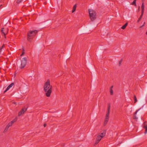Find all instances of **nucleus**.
I'll list each match as a JSON object with an SVG mask.
<instances>
[{
	"label": "nucleus",
	"mask_w": 147,
	"mask_h": 147,
	"mask_svg": "<svg viewBox=\"0 0 147 147\" xmlns=\"http://www.w3.org/2000/svg\"><path fill=\"white\" fill-rule=\"evenodd\" d=\"M2 48H0V53L1 51Z\"/></svg>",
	"instance_id": "c85d7f7f"
},
{
	"label": "nucleus",
	"mask_w": 147,
	"mask_h": 147,
	"mask_svg": "<svg viewBox=\"0 0 147 147\" xmlns=\"http://www.w3.org/2000/svg\"><path fill=\"white\" fill-rule=\"evenodd\" d=\"M141 9H142V11H141V13L140 15V16L139 18L138 19V20L137 21V22L138 23L141 20V18H142V16L143 15L144 13V3H142V6H141Z\"/></svg>",
	"instance_id": "423d86ee"
},
{
	"label": "nucleus",
	"mask_w": 147,
	"mask_h": 147,
	"mask_svg": "<svg viewBox=\"0 0 147 147\" xmlns=\"http://www.w3.org/2000/svg\"><path fill=\"white\" fill-rule=\"evenodd\" d=\"M121 61H122L121 60L120 61H119V65H120L121 64Z\"/></svg>",
	"instance_id": "bb28decb"
},
{
	"label": "nucleus",
	"mask_w": 147,
	"mask_h": 147,
	"mask_svg": "<svg viewBox=\"0 0 147 147\" xmlns=\"http://www.w3.org/2000/svg\"><path fill=\"white\" fill-rule=\"evenodd\" d=\"M110 94L111 95H112L113 94V91L112 90V89H111V88H110Z\"/></svg>",
	"instance_id": "6ab92c4d"
},
{
	"label": "nucleus",
	"mask_w": 147,
	"mask_h": 147,
	"mask_svg": "<svg viewBox=\"0 0 147 147\" xmlns=\"http://www.w3.org/2000/svg\"><path fill=\"white\" fill-rule=\"evenodd\" d=\"M113 86H111V87L110 88H111V89H112V88H113Z\"/></svg>",
	"instance_id": "c756f323"
},
{
	"label": "nucleus",
	"mask_w": 147,
	"mask_h": 147,
	"mask_svg": "<svg viewBox=\"0 0 147 147\" xmlns=\"http://www.w3.org/2000/svg\"><path fill=\"white\" fill-rule=\"evenodd\" d=\"M24 52H23L22 54L21 55V56H22L24 55Z\"/></svg>",
	"instance_id": "a878e982"
},
{
	"label": "nucleus",
	"mask_w": 147,
	"mask_h": 147,
	"mask_svg": "<svg viewBox=\"0 0 147 147\" xmlns=\"http://www.w3.org/2000/svg\"><path fill=\"white\" fill-rule=\"evenodd\" d=\"M143 125V127L145 129L144 133L146 134L147 133V123L146 122H144Z\"/></svg>",
	"instance_id": "6e6552de"
},
{
	"label": "nucleus",
	"mask_w": 147,
	"mask_h": 147,
	"mask_svg": "<svg viewBox=\"0 0 147 147\" xmlns=\"http://www.w3.org/2000/svg\"><path fill=\"white\" fill-rule=\"evenodd\" d=\"M140 6H139V7H138V11H139V10H140Z\"/></svg>",
	"instance_id": "2f4dec72"
},
{
	"label": "nucleus",
	"mask_w": 147,
	"mask_h": 147,
	"mask_svg": "<svg viewBox=\"0 0 147 147\" xmlns=\"http://www.w3.org/2000/svg\"><path fill=\"white\" fill-rule=\"evenodd\" d=\"M90 18L92 21H93L96 18V13L93 10L91 9H88Z\"/></svg>",
	"instance_id": "20e7f679"
},
{
	"label": "nucleus",
	"mask_w": 147,
	"mask_h": 147,
	"mask_svg": "<svg viewBox=\"0 0 147 147\" xmlns=\"http://www.w3.org/2000/svg\"><path fill=\"white\" fill-rule=\"evenodd\" d=\"M27 62V59L26 58L24 57L22 58L21 61V66L20 67L21 69L23 68L25 66Z\"/></svg>",
	"instance_id": "39448f33"
},
{
	"label": "nucleus",
	"mask_w": 147,
	"mask_h": 147,
	"mask_svg": "<svg viewBox=\"0 0 147 147\" xmlns=\"http://www.w3.org/2000/svg\"><path fill=\"white\" fill-rule=\"evenodd\" d=\"M138 110H137L136 112L134 114V117L133 118L134 119H135L136 120L138 118L136 117V114L137 112L138 111Z\"/></svg>",
	"instance_id": "f8f14e48"
},
{
	"label": "nucleus",
	"mask_w": 147,
	"mask_h": 147,
	"mask_svg": "<svg viewBox=\"0 0 147 147\" xmlns=\"http://www.w3.org/2000/svg\"><path fill=\"white\" fill-rule=\"evenodd\" d=\"M14 85V84L13 83H12L11 84H10L8 86L10 88H11Z\"/></svg>",
	"instance_id": "412c9836"
},
{
	"label": "nucleus",
	"mask_w": 147,
	"mask_h": 147,
	"mask_svg": "<svg viewBox=\"0 0 147 147\" xmlns=\"http://www.w3.org/2000/svg\"><path fill=\"white\" fill-rule=\"evenodd\" d=\"M23 0H17V3H20Z\"/></svg>",
	"instance_id": "b1692460"
},
{
	"label": "nucleus",
	"mask_w": 147,
	"mask_h": 147,
	"mask_svg": "<svg viewBox=\"0 0 147 147\" xmlns=\"http://www.w3.org/2000/svg\"><path fill=\"white\" fill-rule=\"evenodd\" d=\"M4 46V45H3L2 46V47H1V48H2V49L3 47Z\"/></svg>",
	"instance_id": "473e14b6"
},
{
	"label": "nucleus",
	"mask_w": 147,
	"mask_h": 147,
	"mask_svg": "<svg viewBox=\"0 0 147 147\" xmlns=\"http://www.w3.org/2000/svg\"><path fill=\"white\" fill-rule=\"evenodd\" d=\"M109 117H107L105 116V119L109 120Z\"/></svg>",
	"instance_id": "393cba45"
},
{
	"label": "nucleus",
	"mask_w": 147,
	"mask_h": 147,
	"mask_svg": "<svg viewBox=\"0 0 147 147\" xmlns=\"http://www.w3.org/2000/svg\"><path fill=\"white\" fill-rule=\"evenodd\" d=\"M46 124H44V127H45L46 126Z\"/></svg>",
	"instance_id": "cd10ccee"
},
{
	"label": "nucleus",
	"mask_w": 147,
	"mask_h": 147,
	"mask_svg": "<svg viewBox=\"0 0 147 147\" xmlns=\"http://www.w3.org/2000/svg\"><path fill=\"white\" fill-rule=\"evenodd\" d=\"M110 105H109L108 106L107 112H110Z\"/></svg>",
	"instance_id": "aec40b11"
},
{
	"label": "nucleus",
	"mask_w": 147,
	"mask_h": 147,
	"mask_svg": "<svg viewBox=\"0 0 147 147\" xmlns=\"http://www.w3.org/2000/svg\"><path fill=\"white\" fill-rule=\"evenodd\" d=\"M10 88H9L8 86L6 90L5 91H4V93L5 92H6L8 91Z\"/></svg>",
	"instance_id": "4be33fe9"
},
{
	"label": "nucleus",
	"mask_w": 147,
	"mask_h": 147,
	"mask_svg": "<svg viewBox=\"0 0 147 147\" xmlns=\"http://www.w3.org/2000/svg\"><path fill=\"white\" fill-rule=\"evenodd\" d=\"M76 4H75L74 6L73 7V10L72 11V13L76 11Z\"/></svg>",
	"instance_id": "9b49d317"
},
{
	"label": "nucleus",
	"mask_w": 147,
	"mask_h": 147,
	"mask_svg": "<svg viewBox=\"0 0 147 147\" xmlns=\"http://www.w3.org/2000/svg\"><path fill=\"white\" fill-rule=\"evenodd\" d=\"M128 24L127 22L124 25H123L121 28V29H124L127 26Z\"/></svg>",
	"instance_id": "9d476101"
},
{
	"label": "nucleus",
	"mask_w": 147,
	"mask_h": 147,
	"mask_svg": "<svg viewBox=\"0 0 147 147\" xmlns=\"http://www.w3.org/2000/svg\"><path fill=\"white\" fill-rule=\"evenodd\" d=\"M13 124L11 122H9L7 125L8 127H9L12 125Z\"/></svg>",
	"instance_id": "a211bd4d"
},
{
	"label": "nucleus",
	"mask_w": 147,
	"mask_h": 147,
	"mask_svg": "<svg viewBox=\"0 0 147 147\" xmlns=\"http://www.w3.org/2000/svg\"><path fill=\"white\" fill-rule=\"evenodd\" d=\"M106 132V131L104 130L102 133L100 134L97 136L96 138L95 144H98L101 140V139L105 136Z\"/></svg>",
	"instance_id": "7ed1b4c3"
},
{
	"label": "nucleus",
	"mask_w": 147,
	"mask_h": 147,
	"mask_svg": "<svg viewBox=\"0 0 147 147\" xmlns=\"http://www.w3.org/2000/svg\"><path fill=\"white\" fill-rule=\"evenodd\" d=\"M4 28H1V32L2 34H4V35H5L6 33L5 32V30H4Z\"/></svg>",
	"instance_id": "1a4fd4ad"
},
{
	"label": "nucleus",
	"mask_w": 147,
	"mask_h": 147,
	"mask_svg": "<svg viewBox=\"0 0 147 147\" xmlns=\"http://www.w3.org/2000/svg\"><path fill=\"white\" fill-rule=\"evenodd\" d=\"M37 33V31L36 30L28 31L27 35L28 40L29 42H31Z\"/></svg>",
	"instance_id": "f03ea898"
},
{
	"label": "nucleus",
	"mask_w": 147,
	"mask_h": 147,
	"mask_svg": "<svg viewBox=\"0 0 147 147\" xmlns=\"http://www.w3.org/2000/svg\"><path fill=\"white\" fill-rule=\"evenodd\" d=\"M142 26H141L140 27V28H142Z\"/></svg>",
	"instance_id": "f704fd0d"
},
{
	"label": "nucleus",
	"mask_w": 147,
	"mask_h": 147,
	"mask_svg": "<svg viewBox=\"0 0 147 147\" xmlns=\"http://www.w3.org/2000/svg\"><path fill=\"white\" fill-rule=\"evenodd\" d=\"M108 120H109L105 119L104 123V126L105 125L107 124Z\"/></svg>",
	"instance_id": "dca6fc26"
},
{
	"label": "nucleus",
	"mask_w": 147,
	"mask_h": 147,
	"mask_svg": "<svg viewBox=\"0 0 147 147\" xmlns=\"http://www.w3.org/2000/svg\"><path fill=\"white\" fill-rule=\"evenodd\" d=\"M9 128L7 126H6L3 131V132H6L8 131Z\"/></svg>",
	"instance_id": "4468645a"
},
{
	"label": "nucleus",
	"mask_w": 147,
	"mask_h": 147,
	"mask_svg": "<svg viewBox=\"0 0 147 147\" xmlns=\"http://www.w3.org/2000/svg\"><path fill=\"white\" fill-rule=\"evenodd\" d=\"M2 6V5H0V7H1V6Z\"/></svg>",
	"instance_id": "72a5a7b5"
},
{
	"label": "nucleus",
	"mask_w": 147,
	"mask_h": 147,
	"mask_svg": "<svg viewBox=\"0 0 147 147\" xmlns=\"http://www.w3.org/2000/svg\"><path fill=\"white\" fill-rule=\"evenodd\" d=\"M145 24V22H144V24L143 25H142V27L144 26V24Z\"/></svg>",
	"instance_id": "7c9ffc66"
},
{
	"label": "nucleus",
	"mask_w": 147,
	"mask_h": 147,
	"mask_svg": "<svg viewBox=\"0 0 147 147\" xmlns=\"http://www.w3.org/2000/svg\"><path fill=\"white\" fill-rule=\"evenodd\" d=\"M136 0H134L133 1V2L131 4V5H134L135 6H136Z\"/></svg>",
	"instance_id": "2eb2a0df"
},
{
	"label": "nucleus",
	"mask_w": 147,
	"mask_h": 147,
	"mask_svg": "<svg viewBox=\"0 0 147 147\" xmlns=\"http://www.w3.org/2000/svg\"><path fill=\"white\" fill-rule=\"evenodd\" d=\"M17 119V117H16L14 119H13V120H12L10 122L13 124V123L16 121Z\"/></svg>",
	"instance_id": "ddd939ff"
},
{
	"label": "nucleus",
	"mask_w": 147,
	"mask_h": 147,
	"mask_svg": "<svg viewBox=\"0 0 147 147\" xmlns=\"http://www.w3.org/2000/svg\"><path fill=\"white\" fill-rule=\"evenodd\" d=\"M52 86L50 85V81L48 80L45 83L44 86V90L46 92V95L47 97H49L52 92Z\"/></svg>",
	"instance_id": "f257e3e1"
},
{
	"label": "nucleus",
	"mask_w": 147,
	"mask_h": 147,
	"mask_svg": "<svg viewBox=\"0 0 147 147\" xmlns=\"http://www.w3.org/2000/svg\"><path fill=\"white\" fill-rule=\"evenodd\" d=\"M109 113H110V112H107L105 116L107 117H109Z\"/></svg>",
	"instance_id": "5701e85b"
},
{
	"label": "nucleus",
	"mask_w": 147,
	"mask_h": 147,
	"mask_svg": "<svg viewBox=\"0 0 147 147\" xmlns=\"http://www.w3.org/2000/svg\"><path fill=\"white\" fill-rule=\"evenodd\" d=\"M134 103H136L137 101V99L135 95H134Z\"/></svg>",
	"instance_id": "f3484780"
},
{
	"label": "nucleus",
	"mask_w": 147,
	"mask_h": 147,
	"mask_svg": "<svg viewBox=\"0 0 147 147\" xmlns=\"http://www.w3.org/2000/svg\"><path fill=\"white\" fill-rule=\"evenodd\" d=\"M26 110L27 109H25L24 108H22V110L19 113L18 116H20L22 114H24V112H26Z\"/></svg>",
	"instance_id": "0eeeda50"
}]
</instances>
